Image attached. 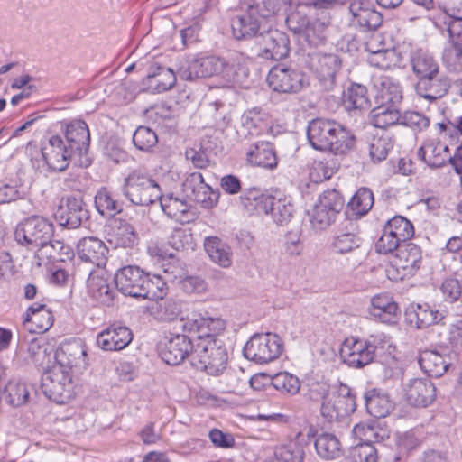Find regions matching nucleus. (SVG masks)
<instances>
[{
    "instance_id": "obj_46",
    "label": "nucleus",
    "mask_w": 462,
    "mask_h": 462,
    "mask_svg": "<svg viewBox=\"0 0 462 462\" xmlns=\"http://www.w3.org/2000/svg\"><path fill=\"white\" fill-rule=\"evenodd\" d=\"M317 454L323 459L333 460L341 455V444L338 439L331 433L318 435L314 442Z\"/></svg>"
},
{
    "instance_id": "obj_49",
    "label": "nucleus",
    "mask_w": 462,
    "mask_h": 462,
    "mask_svg": "<svg viewBox=\"0 0 462 462\" xmlns=\"http://www.w3.org/2000/svg\"><path fill=\"white\" fill-rule=\"evenodd\" d=\"M374 194L368 188H360L352 197L348 208L354 215L362 217L366 215L374 205Z\"/></svg>"
},
{
    "instance_id": "obj_43",
    "label": "nucleus",
    "mask_w": 462,
    "mask_h": 462,
    "mask_svg": "<svg viewBox=\"0 0 462 462\" xmlns=\"http://www.w3.org/2000/svg\"><path fill=\"white\" fill-rule=\"evenodd\" d=\"M367 412L375 418L386 417L393 409V402L388 394L372 389L365 393Z\"/></svg>"
},
{
    "instance_id": "obj_45",
    "label": "nucleus",
    "mask_w": 462,
    "mask_h": 462,
    "mask_svg": "<svg viewBox=\"0 0 462 462\" xmlns=\"http://www.w3.org/2000/svg\"><path fill=\"white\" fill-rule=\"evenodd\" d=\"M376 99L379 104L398 106L402 100V88L400 83L389 77L381 78Z\"/></svg>"
},
{
    "instance_id": "obj_17",
    "label": "nucleus",
    "mask_w": 462,
    "mask_h": 462,
    "mask_svg": "<svg viewBox=\"0 0 462 462\" xmlns=\"http://www.w3.org/2000/svg\"><path fill=\"white\" fill-rule=\"evenodd\" d=\"M64 141L71 150L83 158L87 155L90 144V132L87 123L81 119L61 122Z\"/></svg>"
},
{
    "instance_id": "obj_54",
    "label": "nucleus",
    "mask_w": 462,
    "mask_h": 462,
    "mask_svg": "<svg viewBox=\"0 0 462 462\" xmlns=\"http://www.w3.org/2000/svg\"><path fill=\"white\" fill-rule=\"evenodd\" d=\"M360 245V238L353 232L340 233L332 242L331 247L336 254H347Z\"/></svg>"
},
{
    "instance_id": "obj_9",
    "label": "nucleus",
    "mask_w": 462,
    "mask_h": 462,
    "mask_svg": "<svg viewBox=\"0 0 462 462\" xmlns=\"http://www.w3.org/2000/svg\"><path fill=\"white\" fill-rule=\"evenodd\" d=\"M44 394L57 403H67L73 397L72 375L69 370L54 365L42 377Z\"/></svg>"
},
{
    "instance_id": "obj_12",
    "label": "nucleus",
    "mask_w": 462,
    "mask_h": 462,
    "mask_svg": "<svg viewBox=\"0 0 462 462\" xmlns=\"http://www.w3.org/2000/svg\"><path fill=\"white\" fill-rule=\"evenodd\" d=\"M421 263L420 247L413 243L402 244L392 265L386 269L387 277L392 281H398L405 276L413 275L420 268Z\"/></svg>"
},
{
    "instance_id": "obj_55",
    "label": "nucleus",
    "mask_w": 462,
    "mask_h": 462,
    "mask_svg": "<svg viewBox=\"0 0 462 462\" xmlns=\"http://www.w3.org/2000/svg\"><path fill=\"white\" fill-rule=\"evenodd\" d=\"M442 60L450 72H462V46L448 42L443 51Z\"/></svg>"
},
{
    "instance_id": "obj_58",
    "label": "nucleus",
    "mask_w": 462,
    "mask_h": 462,
    "mask_svg": "<svg viewBox=\"0 0 462 462\" xmlns=\"http://www.w3.org/2000/svg\"><path fill=\"white\" fill-rule=\"evenodd\" d=\"M348 458L351 462H377L378 455L373 444L362 442L350 449Z\"/></svg>"
},
{
    "instance_id": "obj_16",
    "label": "nucleus",
    "mask_w": 462,
    "mask_h": 462,
    "mask_svg": "<svg viewBox=\"0 0 462 462\" xmlns=\"http://www.w3.org/2000/svg\"><path fill=\"white\" fill-rule=\"evenodd\" d=\"M260 52L258 56L263 60H280L288 56L290 40L287 34L277 29H267L260 37Z\"/></svg>"
},
{
    "instance_id": "obj_25",
    "label": "nucleus",
    "mask_w": 462,
    "mask_h": 462,
    "mask_svg": "<svg viewBox=\"0 0 462 462\" xmlns=\"http://www.w3.org/2000/svg\"><path fill=\"white\" fill-rule=\"evenodd\" d=\"M133 340L131 329L121 324L114 323L101 331L97 337V346L105 351H119L126 347Z\"/></svg>"
},
{
    "instance_id": "obj_4",
    "label": "nucleus",
    "mask_w": 462,
    "mask_h": 462,
    "mask_svg": "<svg viewBox=\"0 0 462 462\" xmlns=\"http://www.w3.org/2000/svg\"><path fill=\"white\" fill-rule=\"evenodd\" d=\"M54 235L53 223L47 217L32 215L19 222L14 229V239L23 246L41 248Z\"/></svg>"
},
{
    "instance_id": "obj_6",
    "label": "nucleus",
    "mask_w": 462,
    "mask_h": 462,
    "mask_svg": "<svg viewBox=\"0 0 462 462\" xmlns=\"http://www.w3.org/2000/svg\"><path fill=\"white\" fill-rule=\"evenodd\" d=\"M158 183L142 171H133L125 180L124 194L133 203L149 206L161 198Z\"/></svg>"
},
{
    "instance_id": "obj_11",
    "label": "nucleus",
    "mask_w": 462,
    "mask_h": 462,
    "mask_svg": "<svg viewBox=\"0 0 462 462\" xmlns=\"http://www.w3.org/2000/svg\"><path fill=\"white\" fill-rule=\"evenodd\" d=\"M356 396L346 384L333 388L325 402L321 403L320 413L328 421L338 420L356 411Z\"/></svg>"
},
{
    "instance_id": "obj_59",
    "label": "nucleus",
    "mask_w": 462,
    "mask_h": 462,
    "mask_svg": "<svg viewBox=\"0 0 462 462\" xmlns=\"http://www.w3.org/2000/svg\"><path fill=\"white\" fill-rule=\"evenodd\" d=\"M305 452L296 442L280 447L275 451L276 462H302Z\"/></svg>"
},
{
    "instance_id": "obj_8",
    "label": "nucleus",
    "mask_w": 462,
    "mask_h": 462,
    "mask_svg": "<svg viewBox=\"0 0 462 462\" xmlns=\"http://www.w3.org/2000/svg\"><path fill=\"white\" fill-rule=\"evenodd\" d=\"M281 337L273 333L254 334L245 345L244 356L257 364L275 360L282 352Z\"/></svg>"
},
{
    "instance_id": "obj_21",
    "label": "nucleus",
    "mask_w": 462,
    "mask_h": 462,
    "mask_svg": "<svg viewBox=\"0 0 462 462\" xmlns=\"http://www.w3.org/2000/svg\"><path fill=\"white\" fill-rule=\"evenodd\" d=\"M194 344L195 341L193 342L186 335L171 334L164 343V347L161 352L162 358L171 365H177L186 358H189L191 362Z\"/></svg>"
},
{
    "instance_id": "obj_35",
    "label": "nucleus",
    "mask_w": 462,
    "mask_h": 462,
    "mask_svg": "<svg viewBox=\"0 0 462 462\" xmlns=\"http://www.w3.org/2000/svg\"><path fill=\"white\" fill-rule=\"evenodd\" d=\"M268 114L260 107H254L244 112L241 116V126L237 133L246 138L248 135H258L267 128Z\"/></svg>"
},
{
    "instance_id": "obj_52",
    "label": "nucleus",
    "mask_w": 462,
    "mask_h": 462,
    "mask_svg": "<svg viewBox=\"0 0 462 462\" xmlns=\"http://www.w3.org/2000/svg\"><path fill=\"white\" fill-rule=\"evenodd\" d=\"M269 214L278 225H285L291 221L293 216V206L286 198H273Z\"/></svg>"
},
{
    "instance_id": "obj_22",
    "label": "nucleus",
    "mask_w": 462,
    "mask_h": 462,
    "mask_svg": "<svg viewBox=\"0 0 462 462\" xmlns=\"http://www.w3.org/2000/svg\"><path fill=\"white\" fill-rule=\"evenodd\" d=\"M403 391L408 402L415 407H427L436 397L434 384L428 378H411L403 383Z\"/></svg>"
},
{
    "instance_id": "obj_24",
    "label": "nucleus",
    "mask_w": 462,
    "mask_h": 462,
    "mask_svg": "<svg viewBox=\"0 0 462 462\" xmlns=\"http://www.w3.org/2000/svg\"><path fill=\"white\" fill-rule=\"evenodd\" d=\"M88 295L96 301L110 306L113 304L116 291L108 282V276L105 270L97 268L89 273L87 280Z\"/></svg>"
},
{
    "instance_id": "obj_62",
    "label": "nucleus",
    "mask_w": 462,
    "mask_h": 462,
    "mask_svg": "<svg viewBox=\"0 0 462 462\" xmlns=\"http://www.w3.org/2000/svg\"><path fill=\"white\" fill-rule=\"evenodd\" d=\"M318 204L336 217L342 209L344 203L339 193L333 189L324 192Z\"/></svg>"
},
{
    "instance_id": "obj_48",
    "label": "nucleus",
    "mask_w": 462,
    "mask_h": 462,
    "mask_svg": "<svg viewBox=\"0 0 462 462\" xmlns=\"http://www.w3.org/2000/svg\"><path fill=\"white\" fill-rule=\"evenodd\" d=\"M162 211L172 219L182 221V217L189 211V205L185 199L174 197L172 194L162 195L158 199Z\"/></svg>"
},
{
    "instance_id": "obj_26",
    "label": "nucleus",
    "mask_w": 462,
    "mask_h": 462,
    "mask_svg": "<svg viewBox=\"0 0 462 462\" xmlns=\"http://www.w3.org/2000/svg\"><path fill=\"white\" fill-rule=\"evenodd\" d=\"M220 66L217 56L194 57L188 60L178 70L179 77L183 80L192 81L197 79L214 76L216 68Z\"/></svg>"
},
{
    "instance_id": "obj_33",
    "label": "nucleus",
    "mask_w": 462,
    "mask_h": 462,
    "mask_svg": "<svg viewBox=\"0 0 462 462\" xmlns=\"http://www.w3.org/2000/svg\"><path fill=\"white\" fill-rule=\"evenodd\" d=\"M273 195L272 194L263 193L256 188H250L244 190L239 199L242 207L249 214L268 215L273 203Z\"/></svg>"
},
{
    "instance_id": "obj_42",
    "label": "nucleus",
    "mask_w": 462,
    "mask_h": 462,
    "mask_svg": "<svg viewBox=\"0 0 462 462\" xmlns=\"http://www.w3.org/2000/svg\"><path fill=\"white\" fill-rule=\"evenodd\" d=\"M369 121L376 128L386 129L400 124L401 114L396 106L379 104L371 110Z\"/></svg>"
},
{
    "instance_id": "obj_13",
    "label": "nucleus",
    "mask_w": 462,
    "mask_h": 462,
    "mask_svg": "<svg viewBox=\"0 0 462 462\" xmlns=\"http://www.w3.org/2000/svg\"><path fill=\"white\" fill-rule=\"evenodd\" d=\"M269 87L279 93H297L308 85L306 77L293 69L278 64L273 67L267 76Z\"/></svg>"
},
{
    "instance_id": "obj_36",
    "label": "nucleus",
    "mask_w": 462,
    "mask_h": 462,
    "mask_svg": "<svg viewBox=\"0 0 462 462\" xmlns=\"http://www.w3.org/2000/svg\"><path fill=\"white\" fill-rule=\"evenodd\" d=\"M417 155L430 168H441L448 160V147L440 142L430 140L421 145Z\"/></svg>"
},
{
    "instance_id": "obj_56",
    "label": "nucleus",
    "mask_w": 462,
    "mask_h": 462,
    "mask_svg": "<svg viewBox=\"0 0 462 462\" xmlns=\"http://www.w3.org/2000/svg\"><path fill=\"white\" fill-rule=\"evenodd\" d=\"M272 383L276 390L291 395L296 394L300 388L298 377L287 372L275 374L273 377Z\"/></svg>"
},
{
    "instance_id": "obj_41",
    "label": "nucleus",
    "mask_w": 462,
    "mask_h": 462,
    "mask_svg": "<svg viewBox=\"0 0 462 462\" xmlns=\"http://www.w3.org/2000/svg\"><path fill=\"white\" fill-rule=\"evenodd\" d=\"M343 105L348 112L368 110L371 101L367 88L364 85L352 83L344 93Z\"/></svg>"
},
{
    "instance_id": "obj_40",
    "label": "nucleus",
    "mask_w": 462,
    "mask_h": 462,
    "mask_svg": "<svg viewBox=\"0 0 462 462\" xmlns=\"http://www.w3.org/2000/svg\"><path fill=\"white\" fill-rule=\"evenodd\" d=\"M205 250L215 263L223 268H228L233 262L231 247L217 236H209L204 242Z\"/></svg>"
},
{
    "instance_id": "obj_30",
    "label": "nucleus",
    "mask_w": 462,
    "mask_h": 462,
    "mask_svg": "<svg viewBox=\"0 0 462 462\" xmlns=\"http://www.w3.org/2000/svg\"><path fill=\"white\" fill-rule=\"evenodd\" d=\"M108 242L116 247L134 248L139 243L135 228L125 219L116 218L110 225Z\"/></svg>"
},
{
    "instance_id": "obj_10",
    "label": "nucleus",
    "mask_w": 462,
    "mask_h": 462,
    "mask_svg": "<svg viewBox=\"0 0 462 462\" xmlns=\"http://www.w3.org/2000/svg\"><path fill=\"white\" fill-rule=\"evenodd\" d=\"M267 25L259 16V5L245 3L240 14L231 19L232 34L236 40H249L263 34Z\"/></svg>"
},
{
    "instance_id": "obj_14",
    "label": "nucleus",
    "mask_w": 462,
    "mask_h": 462,
    "mask_svg": "<svg viewBox=\"0 0 462 462\" xmlns=\"http://www.w3.org/2000/svg\"><path fill=\"white\" fill-rule=\"evenodd\" d=\"M310 68L324 90L334 89L341 69V60L337 54L315 53L310 59Z\"/></svg>"
},
{
    "instance_id": "obj_39",
    "label": "nucleus",
    "mask_w": 462,
    "mask_h": 462,
    "mask_svg": "<svg viewBox=\"0 0 462 462\" xmlns=\"http://www.w3.org/2000/svg\"><path fill=\"white\" fill-rule=\"evenodd\" d=\"M411 66L418 79L432 73H438L439 65L435 57L428 51L415 49L411 52Z\"/></svg>"
},
{
    "instance_id": "obj_53",
    "label": "nucleus",
    "mask_w": 462,
    "mask_h": 462,
    "mask_svg": "<svg viewBox=\"0 0 462 462\" xmlns=\"http://www.w3.org/2000/svg\"><path fill=\"white\" fill-rule=\"evenodd\" d=\"M393 147L392 137L383 134L379 137H374L369 144V154L374 162H381L388 156L389 152Z\"/></svg>"
},
{
    "instance_id": "obj_34",
    "label": "nucleus",
    "mask_w": 462,
    "mask_h": 462,
    "mask_svg": "<svg viewBox=\"0 0 462 462\" xmlns=\"http://www.w3.org/2000/svg\"><path fill=\"white\" fill-rule=\"evenodd\" d=\"M217 60L220 66L214 69V76L220 77L226 83L241 82L247 76V69L240 55L235 54L227 59L217 57Z\"/></svg>"
},
{
    "instance_id": "obj_32",
    "label": "nucleus",
    "mask_w": 462,
    "mask_h": 462,
    "mask_svg": "<svg viewBox=\"0 0 462 462\" xmlns=\"http://www.w3.org/2000/svg\"><path fill=\"white\" fill-rule=\"evenodd\" d=\"M246 161L254 166L273 169L277 166V157L272 143L257 141L251 143L245 152Z\"/></svg>"
},
{
    "instance_id": "obj_61",
    "label": "nucleus",
    "mask_w": 462,
    "mask_h": 462,
    "mask_svg": "<svg viewBox=\"0 0 462 462\" xmlns=\"http://www.w3.org/2000/svg\"><path fill=\"white\" fill-rule=\"evenodd\" d=\"M365 50L372 54L369 61L373 66L380 69H387L390 67L388 60L390 56H393V51L384 48H374V41L365 42Z\"/></svg>"
},
{
    "instance_id": "obj_57",
    "label": "nucleus",
    "mask_w": 462,
    "mask_h": 462,
    "mask_svg": "<svg viewBox=\"0 0 462 462\" xmlns=\"http://www.w3.org/2000/svg\"><path fill=\"white\" fill-rule=\"evenodd\" d=\"M133 143L138 150L149 152L158 143V137L151 128L139 126L133 134Z\"/></svg>"
},
{
    "instance_id": "obj_2",
    "label": "nucleus",
    "mask_w": 462,
    "mask_h": 462,
    "mask_svg": "<svg viewBox=\"0 0 462 462\" xmlns=\"http://www.w3.org/2000/svg\"><path fill=\"white\" fill-rule=\"evenodd\" d=\"M307 137L315 150L329 151L334 154H346L356 146V136L350 130L325 118H316L309 123Z\"/></svg>"
},
{
    "instance_id": "obj_60",
    "label": "nucleus",
    "mask_w": 462,
    "mask_h": 462,
    "mask_svg": "<svg viewBox=\"0 0 462 462\" xmlns=\"http://www.w3.org/2000/svg\"><path fill=\"white\" fill-rule=\"evenodd\" d=\"M400 125L421 132L430 125V118L416 111H406L401 115Z\"/></svg>"
},
{
    "instance_id": "obj_44",
    "label": "nucleus",
    "mask_w": 462,
    "mask_h": 462,
    "mask_svg": "<svg viewBox=\"0 0 462 462\" xmlns=\"http://www.w3.org/2000/svg\"><path fill=\"white\" fill-rule=\"evenodd\" d=\"M4 401L12 407L25 405L30 397V390L26 383L19 379H11L2 393Z\"/></svg>"
},
{
    "instance_id": "obj_1",
    "label": "nucleus",
    "mask_w": 462,
    "mask_h": 462,
    "mask_svg": "<svg viewBox=\"0 0 462 462\" xmlns=\"http://www.w3.org/2000/svg\"><path fill=\"white\" fill-rule=\"evenodd\" d=\"M183 331L197 333L191 355V365L209 375L217 376L226 368L228 353L223 340L217 337L226 328L219 318L193 314L178 321Z\"/></svg>"
},
{
    "instance_id": "obj_47",
    "label": "nucleus",
    "mask_w": 462,
    "mask_h": 462,
    "mask_svg": "<svg viewBox=\"0 0 462 462\" xmlns=\"http://www.w3.org/2000/svg\"><path fill=\"white\" fill-rule=\"evenodd\" d=\"M95 207L103 217H113L122 211V205L106 188H101L95 195Z\"/></svg>"
},
{
    "instance_id": "obj_29",
    "label": "nucleus",
    "mask_w": 462,
    "mask_h": 462,
    "mask_svg": "<svg viewBox=\"0 0 462 462\" xmlns=\"http://www.w3.org/2000/svg\"><path fill=\"white\" fill-rule=\"evenodd\" d=\"M77 253L82 261L91 263L99 268L106 263L108 249L102 240L89 236L79 241Z\"/></svg>"
},
{
    "instance_id": "obj_7",
    "label": "nucleus",
    "mask_w": 462,
    "mask_h": 462,
    "mask_svg": "<svg viewBox=\"0 0 462 462\" xmlns=\"http://www.w3.org/2000/svg\"><path fill=\"white\" fill-rule=\"evenodd\" d=\"M382 342L380 336H370L365 339L347 337L341 346V358L350 367L362 368L374 361Z\"/></svg>"
},
{
    "instance_id": "obj_19",
    "label": "nucleus",
    "mask_w": 462,
    "mask_h": 462,
    "mask_svg": "<svg viewBox=\"0 0 462 462\" xmlns=\"http://www.w3.org/2000/svg\"><path fill=\"white\" fill-rule=\"evenodd\" d=\"M87 349L80 339H72L60 344L56 351L55 365L71 374L74 368H81L86 365Z\"/></svg>"
},
{
    "instance_id": "obj_50",
    "label": "nucleus",
    "mask_w": 462,
    "mask_h": 462,
    "mask_svg": "<svg viewBox=\"0 0 462 462\" xmlns=\"http://www.w3.org/2000/svg\"><path fill=\"white\" fill-rule=\"evenodd\" d=\"M167 284L160 275L146 273L144 278L143 291L140 298L151 300H162L166 295Z\"/></svg>"
},
{
    "instance_id": "obj_28",
    "label": "nucleus",
    "mask_w": 462,
    "mask_h": 462,
    "mask_svg": "<svg viewBox=\"0 0 462 462\" xmlns=\"http://www.w3.org/2000/svg\"><path fill=\"white\" fill-rule=\"evenodd\" d=\"M74 255L72 248L60 240L47 242L38 248L34 254L37 266L47 265L51 262H65Z\"/></svg>"
},
{
    "instance_id": "obj_18",
    "label": "nucleus",
    "mask_w": 462,
    "mask_h": 462,
    "mask_svg": "<svg viewBox=\"0 0 462 462\" xmlns=\"http://www.w3.org/2000/svg\"><path fill=\"white\" fill-rule=\"evenodd\" d=\"M452 86L451 79L438 70V73H432L417 80L415 91L417 95L430 103L445 97Z\"/></svg>"
},
{
    "instance_id": "obj_20",
    "label": "nucleus",
    "mask_w": 462,
    "mask_h": 462,
    "mask_svg": "<svg viewBox=\"0 0 462 462\" xmlns=\"http://www.w3.org/2000/svg\"><path fill=\"white\" fill-rule=\"evenodd\" d=\"M146 273L136 265H126L115 274V283L119 291L126 296L140 298L143 291Z\"/></svg>"
},
{
    "instance_id": "obj_37",
    "label": "nucleus",
    "mask_w": 462,
    "mask_h": 462,
    "mask_svg": "<svg viewBox=\"0 0 462 462\" xmlns=\"http://www.w3.org/2000/svg\"><path fill=\"white\" fill-rule=\"evenodd\" d=\"M23 321L32 325L31 332L43 333L52 326L53 315L46 305L34 303L27 309Z\"/></svg>"
},
{
    "instance_id": "obj_51",
    "label": "nucleus",
    "mask_w": 462,
    "mask_h": 462,
    "mask_svg": "<svg viewBox=\"0 0 462 462\" xmlns=\"http://www.w3.org/2000/svg\"><path fill=\"white\" fill-rule=\"evenodd\" d=\"M384 228L392 231V234L403 244L408 243L407 241L414 235L413 225L410 220L402 216H395L388 220Z\"/></svg>"
},
{
    "instance_id": "obj_15",
    "label": "nucleus",
    "mask_w": 462,
    "mask_h": 462,
    "mask_svg": "<svg viewBox=\"0 0 462 462\" xmlns=\"http://www.w3.org/2000/svg\"><path fill=\"white\" fill-rule=\"evenodd\" d=\"M54 217L60 226L76 229L89 218V214L82 198L69 196L60 201Z\"/></svg>"
},
{
    "instance_id": "obj_63",
    "label": "nucleus",
    "mask_w": 462,
    "mask_h": 462,
    "mask_svg": "<svg viewBox=\"0 0 462 462\" xmlns=\"http://www.w3.org/2000/svg\"><path fill=\"white\" fill-rule=\"evenodd\" d=\"M402 242L383 227V231L378 241L376 242L375 248L379 254H390L400 248Z\"/></svg>"
},
{
    "instance_id": "obj_3",
    "label": "nucleus",
    "mask_w": 462,
    "mask_h": 462,
    "mask_svg": "<svg viewBox=\"0 0 462 462\" xmlns=\"http://www.w3.org/2000/svg\"><path fill=\"white\" fill-rule=\"evenodd\" d=\"M326 4L325 0H307L299 3L286 18L288 29L298 35L300 41L310 46L321 44L325 39L324 23L318 19H310L307 14V9L310 7L323 8Z\"/></svg>"
},
{
    "instance_id": "obj_27",
    "label": "nucleus",
    "mask_w": 462,
    "mask_h": 462,
    "mask_svg": "<svg viewBox=\"0 0 462 462\" xmlns=\"http://www.w3.org/2000/svg\"><path fill=\"white\" fill-rule=\"evenodd\" d=\"M444 315L427 303L411 304L405 310V320L416 328H426L438 324Z\"/></svg>"
},
{
    "instance_id": "obj_5",
    "label": "nucleus",
    "mask_w": 462,
    "mask_h": 462,
    "mask_svg": "<svg viewBox=\"0 0 462 462\" xmlns=\"http://www.w3.org/2000/svg\"><path fill=\"white\" fill-rule=\"evenodd\" d=\"M42 156L51 171H64L74 161L76 165L88 167L90 163L88 158L84 161L64 142L60 135L51 136L42 146Z\"/></svg>"
},
{
    "instance_id": "obj_31",
    "label": "nucleus",
    "mask_w": 462,
    "mask_h": 462,
    "mask_svg": "<svg viewBox=\"0 0 462 462\" xmlns=\"http://www.w3.org/2000/svg\"><path fill=\"white\" fill-rule=\"evenodd\" d=\"M452 356L435 350H424L420 354L419 365L430 376L440 377L448 372L452 364Z\"/></svg>"
},
{
    "instance_id": "obj_64",
    "label": "nucleus",
    "mask_w": 462,
    "mask_h": 462,
    "mask_svg": "<svg viewBox=\"0 0 462 462\" xmlns=\"http://www.w3.org/2000/svg\"><path fill=\"white\" fill-rule=\"evenodd\" d=\"M28 354L32 362L37 365H44L50 361L51 354L46 346L42 345L39 339H32L28 344Z\"/></svg>"
},
{
    "instance_id": "obj_23",
    "label": "nucleus",
    "mask_w": 462,
    "mask_h": 462,
    "mask_svg": "<svg viewBox=\"0 0 462 462\" xmlns=\"http://www.w3.org/2000/svg\"><path fill=\"white\" fill-rule=\"evenodd\" d=\"M352 23L363 32L375 31L383 23L382 14L367 0H353L349 5Z\"/></svg>"
},
{
    "instance_id": "obj_38",
    "label": "nucleus",
    "mask_w": 462,
    "mask_h": 462,
    "mask_svg": "<svg viewBox=\"0 0 462 462\" xmlns=\"http://www.w3.org/2000/svg\"><path fill=\"white\" fill-rule=\"evenodd\" d=\"M370 313L383 323H393L400 310L393 299L389 294L383 293L372 298Z\"/></svg>"
}]
</instances>
